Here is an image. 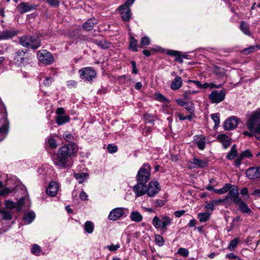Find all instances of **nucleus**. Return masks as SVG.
<instances>
[{"label": "nucleus", "mask_w": 260, "mask_h": 260, "mask_svg": "<svg viewBox=\"0 0 260 260\" xmlns=\"http://www.w3.org/2000/svg\"><path fill=\"white\" fill-rule=\"evenodd\" d=\"M130 218L133 221L139 222L142 220L143 216L138 211H133L131 213Z\"/></svg>", "instance_id": "c85d7f7f"}, {"label": "nucleus", "mask_w": 260, "mask_h": 260, "mask_svg": "<svg viewBox=\"0 0 260 260\" xmlns=\"http://www.w3.org/2000/svg\"><path fill=\"white\" fill-rule=\"evenodd\" d=\"M210 217V214L205 212L204 213H200L198 215V218L201 222H205Z\"/></svg>", "instance_id": "c9c22d12"}, {"label": "nucleus", "mask_w": 260, "mask_h": 260, "mask_svg": "<svg viewBox=\"0 0 260 260\" xmlns=\"http://www.w3.org/2000/svg\"><path fill=\"white\" fill-rule=\"evenodd\" d=\"M128 213L127 208L117 207L112 209L109 213L108 219L110 220L116 221L126 217Z\"/></svg>", "instance_id": "20e7f679"}, {"label": "nucleus", "mask_w": 260, "mask_h": 260, "mask_svg": "<svg viewBox=\"0 0 260 260\" xmlns=\"http://www.w3.org/2000/svg\"><path fill=\"white\" fill-rule=\"evenodd\" d=\"M240 119L235 116H232L227 119L224 123V129L230 131L237 127Z\"/></svg>", "instance_id": "ddd939ff"}, {"label": "nucleus", "mask_w": 260, "mask_h": 260, "mask_svg": "<svg viewBox=\"0 0 260 260\" xmlns=\"http://www.w3.org/2000/svg\"><path fill=\"white\" fill-rule=\"evenodd\" d=\"M131 40L129 42V49L133 51L136 52L138 51L137 43L138 41L133 37H131Z\"/></svg>", "instance_id": "ea45409f"}, {"label": "nucleus", "mask_w": 260, "mask_h": 260, "mask_svg": "<svg viewBox=\"0 0 260 260\" xmlns=\"http://www.w3.org/2000/svg\"><path fill=\"white\" fill-rule=\"evenodd\" d=\"M209 87L211 89H212V88H221L223 86V85H224V83H221V84H215L213 83H209Z\"/></svg>", "instance_id": "0e129e2a"}, {"label": "nucleus", "mask_w": 260, "mask_h": 260, "mask_svg": "<svg viewBox=\"0 0 260 260\" xmlns=\"http://www.w3.org/2000/svg\"><path fill=\"white\" fill-rule=\"evenodd\" d=\"M107 150L110 153H113L117 152L118 148L117 147L113 144H108L107 147Z\"/></svg>", "instance_id": "3c124183"}, {"label": "nucleus", "mask_w": 260, "mask_h": 260, "mask_svg": "<svg viewBox=\"0 0 260 260\" xmlns=\"http://www.w3.org/2000/svg\"><path fill=\"white\" fill-rule=\"evenodd\" d=\"M206 164H189V166L187 167L189 169L192 168H203L206 166Z\"/></svg>", "instance_id": "13d9d810"}, {"label": "nucleus", "mask_w": 260, "mask_h": 260, "mask_svg": "<svg viewBox=\"0 0 260 260\" xmlns=\"http://www.w3.org/2000/svg\"><path fill=\"white\" fill-rule=\"evenodd\" d=\"M172 219L166 215L162 216V223L161 224V230L166 232L167 230V226L170 225L172 223Z\"/></svg>", "instance_id": "bb28decb"}, {"label": "nucleus", "mask_w": 260, "mask_h": 260, "mask_svg": "<svg viewBox=\"0 0 260 260\" xmlns=\"http://www.w3.org/2000/svg\"><path fill=\"white\" fill-rule=\"evenodd\" d=\"M211 117L214 121L215 125L214 126V128H217L220 123V114L218 113L212 114L211 115Z\"/></svg>", "instance_id": "58836bf2"}, {"label": "nucleus", "mask_w": 260, "mask_h": 260, "mask_svg": "<svg viewBox=\"0 0 260 260\" xmlns=\"http://www.w3.org/2000/svg\"><path fill=\"white\" fill-rule=\"evenodd\" d=\"M185 108L188 111V112L192 115L194 112V105L191 102H186L184 105Z\"/></svg>", "instance_id": "37998d69"}, {"label": "nucleus", "mask_w": 260, "mask_h": 260, "mask_svg": "<svg viewBox=\"0 0 260 260\" xmlns=\"http://www.w3.org/2000/svg\"><path fill=\"white\" fill-rule=\"evenodd\" d=\"M20 44L24 47L36 49L41 46L39 40L31 36H23L20 38Z\"/></svg>", "instance_id": "7ed1b4c3"}, {"label": "nucleus", "mask_w": 260, "mask_h": 260, "mask_svg": "<svg viewBox=\"0 0 260 260\" xmlns=\"http://www.w3.org/2000/svg\"><path fill=\"white\" fill-rule=\"evenodd\" d=\"M155 242L159 246H162L164 244V240L162 237L159 235H155Z\"/></svg>", "instance_id": "de8ad7c7"}, {"label": "nucleus", "mask_w": 260, "mask_h": 260, "mask_svg": "<svg viewBox=\"0 0 260 260\" xmlns=\"http://www.w3.org/2000/svg\"><path fill=\"white\" fill-rule=\"evenodd\" d=\"M97 23V20L94 18L88 19L83 24V27L85 30H91L93 29L94 24Z\"/></svg>", "instance_id": "b1692460"}, {"label": "nucleus", "mask_w": 260, "mask_h": 260, "mask_svg": "<svg viewBox=\"0 0 260 260\" xmlns=\"http://www.w3.org/2000/svg\"><path fill=\"white\" fill-rule=\"evenodd\" d=\"M70 119L68 115H59L56 117V122L58 125H61L68 122Z\"/></svg>", "instance_id": "cd10ccee"}, {"label": "nucleus", "mask_w": 260, "mask_h": 260, "mask_svg": "<svg viewBox=\"0 0 260 260\" xmlns=\"http://www.w3.org/2000/svg\"><path fill=\"white\" fill-rule=\"evenodd\" d=\"M252 156V154L249 150H245L242 151L238 156L235 162H241L244 158H249Z\"/></svg>", "instance_id": "393cba45"}, {"label": "nucleus", "mask_w": 260, "mask_h": 260, "mask_svg": "<svg viewBox=\"0 0 260 260\" xmlns=\"http://www.w3.org/2000/svg\"><path fill=\"white\" fill-rule=\"evenodd\" d=\"M119 13L123 20L128 21L132 16V13L129 7L121 5L119 7Z\"/></svg>", "instance_id": "dca6fc26"}, {"label": "nucleus", "mask_w": 260, "mask_h": 260, "mask_svg": "<svg viewBox=\"0 0 260 260\" xmlns=\"http://www.w3.org/2000/svg\"><path fill=\"white\" fill-rule=\"evenodd\" d=\"M74 177L78 181L79 183H82L85 179H87L88 174L86 173H76L74 175Z\"/></svg>", "instance_id": "473e14b6"}, {"label": "nucleus", "mask_w": 260, "mask_h": 260, "mask_svg": "<svg viewBox=\"0 0 260 260\" xmlns=\"http://www.w3.org/2000/svg\"><path fill=\"white\" fill-rule=\"evenodd\" d=\"M236 204L239 206V210L241 212L248 214L252 213L251 210L249 208L248 206L242 200H241L239 203Z\"/></svg>", "instance_id": "a878e982"}, {"label": "nucleus", "mask_w": 260, "mask_h": 260, "mask_svg": "<svg viewBox=\"0 0 260 260\" xmlns=\"http://www.w3.org/2000/svg\"><path fill=\"white\" fill-rule=\"evenodd\" d=\"M177 253L185 257L187 256L189 254L188 250L187 249L184 248H180L178 250Z\"/></svg>", "instance_id": "864d4df0"}, {"label": "nucleus", "mask_w": 260, "mask_h": 260, "mask_svg": "<svg viewBox=\"0 0 260 260\" xmlns=\"http://www.w3.org/2000/svg\"><path fill=\"white\" fill-rule=\"evenodd\" d=\"M256 48L258 49H260V45H256L255 46H250L248 48L243 49L241 51V52L243 54L248 55L254 52Z\"/></svg>", "instance_id": "72a5a7b5"}, {"label": "nucleus", "mask_w": 260, "mask_h": 260, "mask_svg": "<svg viewBox=\"0 0 260 260\" xmlns=\"http://www.w3.org/2000/svg\"><path fill=\"white\" fill-rule=\"evenodd\" d=\"M240 28L241 30L247 36H250V32L249 31V28L248 26V25L246 24L245 22L242 21Z\"/></svg>", "instance_id": "e433bc0d"}, {"label": "nucleus", "mask_w": 260, "mask_h": 260, "mask_svg": "<svg viewBox=\"0 0 260 260\" xmlns=\"http://www.w3.org/2000/svg\"><path fill=\"white\" fill-rule=\"evenodd\" d=\"M18 31L15 30L6 29L0 32V41L8 40L16 36Z\"/></svg>", "instance_id": "6ab92c4d"}, {"label": "nucleus", "mask_w": 260, "mask_h": 260, "mask_svg": "<svg viewBox=\"0 0 260 260\" xmlns=\"http://www.w3.org/2000/svg\"><path fill=\"white\" fill-rule=\"evenodd\" d=\"M35 216L34 212H28L24 215L23 219L26 223L29 224L34 220Z\"/></svg>", "instance_id": "7c9ffc66"}, {"label": "nucleus", "mask_w": 260, "mask_h": 260, "mask_svg": "<svg viewBox=\"0 0 260 260\" xmlns=\"http://www.w3.org/2000/svg\"><path fill=\"white\" fill-rule=\"evenodd\" d=\"M37 56L41 62L46 64H51L54 61L51 53L46 50L39 51L37 53Z\"/></svg>", "instance_id": "1a4fd4ad"}, {"label": "nucleus", "mask_w": 260, "mask_h": 260, "mask_svg": "<svg viewBox=\"0 0 260 260\" xmlns=\"http://www.w3.org/2000/svg\"><path fill=\"white\" fill-rule=\"evenodd\" d=\"M155 97H156V99L160 102H169V100L164 95H163L162 94H161L160 93H156L155 94Z\"/></svg>", "instance_id": "5fc2aeb1"}, {"label": "nucleus", "mask_w": 260, "mask_h": 260, "mask_svg": "<svg viewBox=\"0 0 260 260\" xmlns=\"http://www.w3.org/2000/svg\"><path fill=\"white\" fill-rule=\"evenodd\" d=\"M84 230L85 233L91 234L94 230L93 223L90 221H87L84 223Z\"/></svg>", "instance_id": "2f4dec72"}, {"label": "nucleus", "mask_w": 260, "mask_h": 260, "mask_svg": "<svg viewBox=\"0 0 260 260\" xmlns=\"http://www.w3.org/2000/svg\"><path fill=\"white\" fill-rule=\"evenodd\" d=\"M214 73L219 77H223L225 75V70L223 68L217 66L214 67Z\"/></svg>", "instance_id": "79ce46f5"}, {"label": "nucleus", "mask_w": 260, "mask_h": 260, "mask_svg": "<svg viewBox=\"0 0 260 260\" xmlns=\"http://www.w3.org/2000/svg\"><path fill=\"white\" fill-rule=\"evenodd\" d=\"M217 139L225 149L227 148L231 143V139L225 134L219 135Z\"/></svg>", "instance_id": "4be33fe9"}, {"label": "nucleus", "mask_w": 260, "mask_h": 260, "mask_svg": "<svg viewBox=\"0 0 260 260\" xmlns=\"http://www.w3.org/2000/svg\"><path fill=\"white\" fill-rule=\"evenodd\" d=\"M182 57L186 58V55L181 56L180 52H179L178 54L176 55L175 60V61H178L179 63H182L183 62V60Z\"/></svg>", "instance_id": "bf43d9fd"}, {"label": "nucleus", "mask_w": 260, "mask_h": 260, "mask_svg": "<svg viewBox=\"0 0 260 260\" xmlns=\"http://www.w3.org/2000/svg\"><path fill=\"white\" fill-rule=\"evenodd\" d=\"M93 42L98 47L102 49H107L110 47V44L105 41H99L98 40H94Z\"/></svg>", "instance_id": "f704fd0d"}, {"label": "nucleus", "mask_w": 260, "mask_h": 260, "mask_svg": "<svg viewBox=\"0 0 260 260\" xmlns=\"http://www.w3.org/2000/svg\"><path fill=\"white\" fill-rule=\"evenodd\" d=\"M237 154H238V151L237 149L236 145H234L232 146L230 151L228 153V154L226 155V157L229 160H232L236 156H237Z\"/></svg>", "instance_id": "c756f323"}, {"label": "nucleus", "mask_w": 260, "mask_h": 260, "mask_svg": "<svg viewBox=\"0 0 260 260\" xmlns=\"http://www.w3.org/2000/svg\"><path fill=\"white\" fill-rule=\"evenodd\" d=\"M37 5L31 4L29 2H22L16 7L17 11L21 14L35 10L37 9Z\"/></svg>", "instance_id": "9b49d317"}, {"label": "nucleus", "mask_w": 260, "mask_h": 260, "mask_svg": "<svg viewBox=\"0 0 260 260\" xmlns=\"http://www.w3.org/2000/svg\"><path fill=\"white\" fill-rule=\"evenodd\" d=\"M47 2L48 4L52 7L57 6L59 5L58 0H47Z\"/></svg>", "instance_id": "69168bd1"}, {"label": "nucleus", "mask_w": 260, "mask_h": 260, "mask_svg": "<svg viewBox=\"0 0 260 260\" xmlns=\"http://www.w3.org/2000/svg\"><path fill=\"white\" fill-rule=\"evenodd\" d=\"M31 251L34 254L36 255H39L41 252V249L38 245L34 244L32 246Z\"/></svg>", "instance_id": "a18cd8bd"}, {"label": "nucleus", "mask_w": 260, "mask_h": 260, "mask_svg": "<svg viewBox=\"0 0 260 260\" xmlns=\"http://www.w3.org/2000/svg\"><path fill=\"white\" fill-rule=\"evenodd\" d=\"M182 86V79L180 76H177L172 80L171 83L170 88L173 90H176L180 88Z\"/></svg>", "instance_id": "412c9836"}, {"label": "nucleus", "mask_w": 260, "mask_h": 260, "mask_svg": "<svg viewBox=\"0 0 260 260\" xmlns=\"http://www.w3.org/2000/svg\"><path fill=\"white\" fill-rule=\"evenodd\" d=\"M193 143L199 149L204 150L206 147V138L203 135H196L193 137Z\"/></svg>", "instance_id": "a211bd4d"}, {"label": "nucleus", "mask_w": 260, "mask_h": 260, "mask_svg": "<svg viewBox=\"0 0 260 260\" xmlns=\"http://www.w3.org/2000/svg\"><path fill=\"white\" fill-rule=\"evenodd\" d=\"M225 90H213L209 95V99L212 103L218 104L222 102L225 97Z\"/></svg>", "instance_id": "6e6552de"}, {"label": "nucleus", "mask_w": 260, "mask_h": 260, "mask_svg": "<svg viewBox=\"0 0 260 260\" xmlns=\"http://www.w3.org/2000/svg\"><path fill=\"white\" fill-rule=\"evenodd\" d=\"M154 205L156 207H162L165 205V201L161 200H156L154 202Z\"/></svg>", "instance_id": "e2e57ef3"}, {"label": "nucleus", "mask_w": 260, "mask_h": 260, "mask_svg": "<svg viewBox=\"0 0 260 260\" xmlns=\"http://www.w3.org/2000/svg\"><path fill=\"white\" fill-rule=\"evenodd\" d=\"M120 247V245L119 244L114 245L111 244L110 245H108L107 246L108 249L111 251H114L117 250Z\"/></svg>", "instance_id": "680f3d73"}, {"label": "nucleus", "mask_w": 260, "mask_h": 260, "mask_svg": "<svg viewBox=\"0 0 260 260\" xmlns=\"http://www.w3.org/2000/svg\"><path fill=\"white\" fill-rule=\"evenodd\" d=\"M59 185L56 181H51L46 189V193L50 197H55L58 191Z\"/></svg>", "instance_id": "f3484780"}, {"label": "nucleus", "mask_w": 260, "mask_h": 260, "mask_svg": "<svg viewBox=\"0 0 260 260\" xmlns=\"http://www.w3.org/2000/svg\"><path fill=\"white\" fill-rule=\"evenodd\" d=\"M231 188V184L229 183H226L224 186L220 189H215L214 191L219 194H223L228 192Z\"/></svg>", "instance_id": "a19ab883"}, {"label": "nucleus", "mask_w": 260, "mask_h": 260, "mask_svg": "<svg viewBox=\"0 0 260 260\" xmlns=\"http://www.w3.org/2000/svg\"><path fill=\"white\" fill-rule=\"evenodd\" d=\"M13 59L16 64L19 66H24L28 62V57L27 54H26V51L22 49H20L16 52Z\"/></svg>", "instance_id": "0eeeda50"}, {"label": "nucleus", "mask_w": 260, "mask_h": 260, "mask_svg": "<svg viewBox=\"0 0 260 260\" xmlns=\"http://www.w3.org/2000/svg\"><path fill=\"white\" fill-rule=\"evenodd\" d=\"M23 204V200H19L17 203H15L10 200H7L5 202V205L8 209L16 208L18 210H20Z\"/></svg>", "instance_id": "5701e85b"}, {"label": "nucleus", "mask_w": 260, "mask_h": 260, "mask_svg": "<svg viewBox=\"0 0 260 260\" xmlns=\"http://www.w3.org/2000/svg\"><path fill=\"white\" fill-rule=\"evenodd\" d=\"M1 121L3 124L0 127V141H2L7 135L9 125V122L6 115H4Z\"/></svg>", "instance_id": "4468645a"}, {"label": "nucleus", "mask_w": 260, "mask_h": 260, "mask_svg": "<svg viewBox=\"0 0 260 260\" xmlns=\"http://www.w3.org/2000/svg\"><path fill=\"white\" fill-rule=\"evenodd\" d=\"M150 166L148 164H144L138 172V181L146 183L150 179Z\"/></svg>", "instance_id": "423d86ee"}, {"label": "nucleus", "mask_w": 260, "mask_h": 260, "mask_svg": "<svg viewBox=\"0 0 260 260\" xmlns=\"http://www.w3.org/2000/svg\"><path fill=\"white\" fill-rule=\"evenodd\" d=\"M145 182H138L134 187L133 191L137 197L147 194V186Z\"/></svg>", "instance_id": "2eb2a0df"}, {"label": "nucleus", "mask_w": 260, "mask_h": 260, "mask_svg": "<svg viewBox=\"0 0 260 260\" xmlns=\"http://www.w3.org/2000/svg\"><path fill=\"white\" fill-rule=\"evenodd\" d=\"M239 242V239L238 238H235L232 240L228 246L229 249L231 251L234 250L237 246Z\"/></svg>", "instance_id": "c03bdc74"}, {"label": "nucleus", "mask_w": 260, "mask_h": 260, "mask_svg": "<svg viewBox=\"0 0 260 260\" xmlns=\"http://www.w3.org/2000/svg\"><path fill=\"white\" fill-rule=\"evenodd\" d=\"M48 143L49 147L52 149L55 148L57 147L56 140L52 137L48 138Z\"/></svg>", "instance_id": "49530a36"}, {"label": "nucleus", "mask_w": 260, "mask_h": 260, "mask_svg": "<svg viewBox=\"0 0 260 260\" xmlns=\"http://www.w3.org/2000/svg\"><path fill=\"white\" fill-rule=\"evenodd\" d=\"M64 140L69 142H71L74 140V137L68 131H66L63 135Z\"/></svg>", "instance_id": "8fccbe9b"}, {"label": "nucleus", "mask_w": 260, "mask_h": 260, "mask_svg": "<svg viewBox=\"0 0 260 260\" xmlns=\"http://www.w3.org/2000/svg\"><path fill=\"white\" fill-rule=\"evenodd\" d=\"M228 191V194L225 197L226 201L230 199L235 204H237L241 201V199L239 197L238 188L237 186L231 185V188Z\"/></svg>", "instance_id": "9d476101"}, {"label": "nucleus", "mask_w": 260, "mask_h": 260, "mask_svg": "<svg viewBox=\"0 0 260 260\" xmlns=\"http://www.w3.org/2000/svg\"><path fill=\"white\" fill-rule=\"evenodd\" d=\"M150 43V39L148 37L145 36L141 39V42H140V44H141L140 47L143 48L144 46L149 45Z\"/></svg>", "instance_id": "09e8293b"}, {"label": "nucleus", "mask_w": 260, "mask_h": 260, "mask_svg": "<svg viewBox=\"0 0 260 260\" xmlns=\"http://www.w3.org/2000/svg\"><path fill=\"white\" fill-rule=\"evenodd\" d=\"M53 81V78L52 77H48L45 78L42 83L45 86H49Z\"/></svg>", "instance_id": "6e6d98bb"}, {"label": "nucleus", "mask_w": 260, "mask_h": 260, "mask_svg": "<svg viewBox=\"0 0 260 260\" xmlns=\"http://www.w3.org/2000/svg\"><path fill=\"white\" fill-rule=\"evenodd\" d=\"M131 78L129 76L123 75L119 77V81L120 82L126 83L130 81Z\"/></svg>", "instance_id": "052dcab7"}, {"label": "nucleus", "mask_w": 260, "mask_h": 260, "mask_svg": "<svg viewBox=\"0 0 260 260\" xmlns=\"http://www.w3.org/2000/svg\"><path fill=\"white\" fill-rule=\"evenodd\" d=\"M147 194L149 197H153L160 190V186L156 181H152L147 186Z\"/></svg>", "instance_id": "f8f14e48"}, {"label": "nucleus", "mask_w": 260, "mask_h": 260, "mask_svg": "<svg viewBox=\"0 0 260 260\" xmlns=\"http://www.w3.org/2000/svg\"><path fill=\"white\" fill-rule=\"evenodd\" d=\"M246 125L250 132L245 131L243 135L249 137L254 136L257 140H260V110L253 111L249 115Z\"/></svg>", "instance_id": "f257e3e1"}, {"label": "nucleus", "mask_w": 260, "mask_h": 260, "mask_svg": "<svg viewBox=\"0 0 260 260\" xmlns=\"http://www.w3.org/2000/svg\"><path fill=\"white\" fill-rule=\"evenodd\" d=\"M161 221H162V216H161L160 218H159L158 217H157V216H155L153 219L152 224L156 229H161V226H162V225H161V224L162 223Z\"/></svg>", "instance_id": "4c0bfd02"}, {"label": "nucleus", "mask_w": 260, "mask_h": 260, "mask_svg": "<svg viewBox=\"0 0 260 260\" xmlns=\"http://www.w3.org/2000/svg\"><path fill=\"white\" fill-rule=\"evenodd\" d=\"M246 176L250 179H252L260 177V167H251L248 169L246 172Z\"/></svg>", "instance_id": "aec40b11"}, {"label": "nucleus", "mask_w": 260, "mask_h": 260, "mask_svg": "<svg viewBox=\"0 0 260 260\" xmlns=\"http://www.w3.org/2000/svg\"><path fill=\"white\" fill-rule=\"evenodd\" d=\"M11 192V190L8 188H3L0 190V196H5Z\"/></svg>", "instance_id": "774afa93"}, {"label": "nucleus", "mask_w": 260, "mask_h": 260, "mask_svg": "<svg viewBox=\"0 0 260 260\" xmlns=\"http://www.w3.org/2000/svg\"><path fill=\"white\" fill-rule=\"evenodd\" d=\"M77 150V146L75 143H70L62 146L57 152V159L60 162H66L67 159L74 155Z\"/></svg>", "instance_id": "f03ea898"}, {"label": "nucleus", "mask_w": 260, "mask_h": 260, "mask_svg": "<svg viewBox=\"0 0 260 260\" xmlns=\"http://www.w3.org/2000/svg\"><path fill=\"white\" fill-rule=\"evenodd\" d=\"M177 116L179 119V120L182 121L186 119L188 120L189 121H191L192 120V115L190 114V115L187 116H184L183 114L179 113L177 114Z\"/></svg>", "instance_id": "603ef678"}, {"label": "nucleus", "mask_w": 260, "mask_h": 260, "mask_svg": "<svg viewBox=\"0 0 260 260\" xmlns=\"http://www.w3.org/2000/svg\"><path fill=\"white\" fill-rule=\"evenodd\" d=\"M81 79L84 81L91 82L96 76V73L91 67H85L79 71Z\"/></svg>", "instance_id": "39448f33"}, {"label": "nucleus", "mask_w": 260, "mask_h": 260, "mask_svg": "<svg viewBox=\"0 0 260 260\" xmlns=\"http://www.w3.org/2000/svg\"><path fill=\"white\" fill-rule=\"evenodd\" d=\"M2 214L3 218L4 219H11V214L10 212L7 211H2L1 212Z\"/></svg>", "instance_id": "4d7b16f0"}, {"label": "nucleus", "mask_w": 260, "mask_h": 260, "mask_svg": "<svg viewBox=\"0 0 260 260\" xmlns=\"http://www.w3.org/2000/svg\"><path fill=\"white\" fill-rule=\"evenodd\" d=\"M77 85V82L75 80H69L67 82V85L69 88H72L76 87Z\"/></svg>", "instance_id": "338daca9"}]
</instances>
